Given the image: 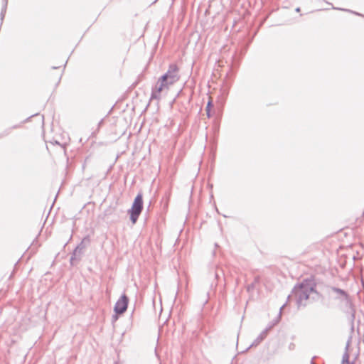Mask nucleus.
<instances>
[{
	"instance_id": "obj_7",
	"label": "nucleus",
	"mask_w": 364,
	"mask_h": 364,
	"mask_svg": "<svg viewBox=\"0 0 364 364\" xmlns=\"http://www.w3.org/2000/svg\"><path fill=\"white\" fill-rule=\"evenodd\" d=\"M272 359L271 355H267V357L264 359L263 362L264 364H269Z\"/></svg>"
},
{
	"instance_id": "obj_1",
	"label": "nucleus",
	"mask_w": 364,
	"mask_h": 364,
	"mask_svg": "<svg viewBox=\"0 0 364 364\" xmlns=\"http://www.w3.org/2000/svg\"><path fill=\"white\" fill-rule=\"evenodd\" d=\"M179 78L178 67L175 64L170 65L166 73L156 82L154 95L156 96L164 91L168 90L171 85L178 81Z\"/></svg>"
},
{
	"instance_id": "obj_5",
	"label": "nucleus",
	"mask_w": 364,
	"mask_h": 364,
	"mask_svg": "<svg viewBox=\"0 0 364 364\" xmlns=\"http://www.w3.org/2000/svg\"><path fill=\"white\" fill-rule=\"evenodd\" d=\"M213 100H212V97H209V100L208 102V104H207V106H206V114H207V116L208 117H210L211 116V113H210V111L213 108Z\"/></svg>"
},
{
	"instance_id": "obj_2",
	"label": "nucleus",
	"mask_w": 364,
	"mask_h": 364,
	"mask_svg": "<svg viewBox=\"0 0 364 364\" xmlns=\"http://www.w3.org/2000/svg\"><path fill=\"white\" fill-rule=\"evenodd\" d=\"M143 210V196L141 193L137 194L135 197L131 208L128 213L133 224H135L138 220L139 215Z\"/></svg>"
},
{
	"instance_id": "obj_3",
	"label": "nucleus",
	"mask_w": 364,
	"mask_h": 364,
	"mask_svg": "<svg viewBox=\"0 0 364 364\" xmlns=\"http://www.w3.org/2000/svg\"><path fill=\"white\" fill-rule=\"evenodd\" d=\"M129 299L127 296L124 294L122 295L116 302L114 306V311L117 314H122L127 309Z\"/></svg>"
},
{
	"instance_id": "obj_6",
	"label": "nucleus",
	"mask_w": 364,
	"mask_h": 364,
	"mask_svg": "<svg viewBox=\"0 0 364 364\" xmlns=\"http://www.w3.org/2000/svg\"><path fill=\"white\" fill-rule=\"evenodd\" d=\"M349 359L350 355L348 352L346 350L343 355L341 364H353L350 362Z\"/></svg>"
},
{
	"instance_id": "obj_4",
	"label": "nucleus",
	"mask_w": 364,
	"mask_h": 364,
	"mask_svg": "<svg viewBox=\"0 0 364 364\" xmlns=\"http://www.w3.org/2000/svg\"><path fill=\"white\" fill-rule=\"evenodd\" d=\"M316 284L315 282L314 277H311L310 279H304L299 286V288L301 290L307 291L309 292L315 291Z\"/></svg>"
}]
</instances>
